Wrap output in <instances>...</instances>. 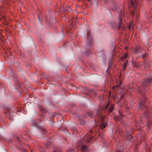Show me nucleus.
Instances as JSON below:
<instances>
[{
  "instance_id": "1",
  "label": "nucleus",
  "mask_w": 152,
  "mask_h": 152,
  "mask_svg": "<svg viewBox=\"0 0 152 152\" xmlns=\"http://www.w3.org/2000/svg\"><path fill=\"white\" fill-rule=\"evenodd\" d=\"M145 100H146V98L144 96L142 100L140 102L138 109L139 110H143L145 111V113L143 114L142 117L144 118H148L150 114V112H149L148 108L145 104Z\"/></svg>"
},
{
  "instance_id": "2",
  "label": "nucleus",
  "mask_w": 152,
  "mask_h": 152,
  "mask_svg": "<svg viewBox=\"0 0 152 152\" xmlns=\"http://www.w3.org/2000/svg\"><path fill=\"white\" fill-rule=\"evenodd\" d=\"M40 123L35 121H32L30 123V126H32V129L34 130H38V132H46L48 131L44 128L41 126L40 125Z\"/></svg>"
},
{
  "instance_id": "3",
  "label": "nucleus",
  "mask_w": 152,
  "mask_h": 152,
  "mask_svg": "<svg viewBox=\"0 0 152 152\" xmlns=\"http://www.w3.org/2000/svg\"><path fill=\"white\" fill-rule=\"evenodd\" d=\"M152 82V75H150L145 77L143 83V86H148Z\"/></svg>"
},
{
  "instance_id": "4",
  "label": "nucleus",
  "mask_w": 152,
  "mask_h": 152,
  "mask_svg": "<svg viewBox=\"0 0 152 152\" xmlns=\"http://www.w3.org/2000/svg\"><path fill=\"white\" fill-rule=\"evenodd\" d=\"M86 43L88 48V49H91L92 45V39L91 37H88Z\"/></svg>"
},
{
  "instance_id": "5",
  "label": "nucleus",
  "mask_w": 152,
  "mask_h": 152,
  "mask_svg": "<svg viewBox=\"0 0 152 152\" xmlns=\"http://www.w3.org/2000/svg\"><path fill=\"white\" fill-rule=\"evenodd\" d=\"M114 109V107L113 105H111L108 107V105H107L106 107L103 108V110H107V112L108 113H111Z\"/></svg>"
},
{
  "instance_id": "6",
  "label": "nucleus",
  "mask_w": 152,
  "mask_h": 152,
  "mask_svg": "<svg viewBox=\"0 0 152 152\" xmlns=\"http://www.w3.org/2000/svg\"><path fill=\"white\" fill-rule=\"evenodd\" d=\"M131 5L134 9H136V7L137 4L136 0H130Z\"/></svg>"
},
{
  "instance_id": "7",
  "label": "nucleus",
  "mask_w": 152,
  "mask_h": 152,
  "mask_svg": "<svg viewBox=\"0 0 152 152\" xmlns=\"http://www.w3.org/2000/svg\"><path fill=\"white\" fill-rule=\"evenodd\" d=\"M82 147L81 149L83 152H88L89 149L86 145H83V144L81 145Z\"/></svg>"
},
{
  "instance_id": "8",
  "label": "nucleus",
  "mask_w": 152,
  "mask_h": 152,
  "mask_svg": "<svg viewBox=\"0 0 152 152\" xmlns=\"http://www.w3.org/2000/svg\"><path fill=\"white\" fill-rule=\"evenodd\" d=\"M134 51L135 53H140L142 52L140 48L138 46H136L134 48Z\"/></svg>"
},
{
  "instance_id": "9",
  "label": "nucleus",
  "mask_w": 152,
  "mask_h": 152,
  "mask_svg": "<svg viewBox=\"0 0 152 152\" xmlns=\"http://www.w3.org/2000/svg\"><path fill=\"white\" fill-rule=\"evenodd\" d=\"M121 19H119V21L118 22V30H120L121 29V30H124V28L123 26L122 27L121 25Z\"/></svg>"
},
{
  "instance_id": "10",
  "label": "nucleus",
  "mask_w": 152,
  "mask_h": 152,
  "mask_svg": "<svg viewBox=\"0 0 152 152\" xmlns=\"http://www.w3.org/2000/svg\"><path fill=\"white\" fill-rule=\"evenodd\" d=\"M124 16V12L123 10H121L119 14V19H121V18Z\"/></svg>"
},
{
  "instance_id": "11",
  "label": "nucleus",
  "mask_w": 152,
  "mask_h": 152,
  "mask_svg": "<svg viewBox=\"0 0 152 152\" xmlns=\"http://www.w3.org/2000/svg\"><path fill=\"white\" fill-rule=\"evenodd\" d=\"M58 132H67V130L65 128L63 129L61 128V129H58Z\"/></svg>"
},
{
  "instance_id": "12",
  "label": "nucleus",
  "mask_w": 152,
  "mask_h": 152,
  "mask_svg": "<svg viewBox=\"0 0 152 152\" xmlns=\"http://www.w3.org/2000/svg\"><path fill=\"white\" fill-rule=\"evenodd\" d=\"M107 123L105 124H104V123H102V124L101 125V126H100V127L101 129H103L105 127L107 126Z\"/></svg>"
},
{
  "instance_id": "13",
  "label": "nucleus",
  "mask_w": 152,
  "mask_h": 152,
  "mask_svg": "<svg viewBox=\"0 0 152 152\" xmlns=\"http://www.w3.org/2000/svg\"><path fill=\"white\" fill-rule=\"evenodd\" d=\"M74 148H69L66 151V152H73Z\"/></svg>"
},
{
  "instance_id": "14",
  "label": "nucleus",
  "mask_w": 152,
  "mask_h": 152,
  "mask_svg": "<svg viewBox=\"0 0 152 152\" xmlns=\"http://www.w3.org/2000/svg\"><path fill=\"white\" fill-rule=\"evenodd\" d=\"M52 143L49 140H48L47 141V147L49 148L50 146L51 145Z\"/></svg>"
},
{
  "instance_id": "15",
  "label": "nucleus",
  "mask_w": 152,
  "mask_h": 152,
  "mask_svg": "<svg viewBox=\"0 0 152 152\" xmlns=\"http://www.w3.org/2000/svg\"><path fill=\"white\" fill-rule=\"evenodd\" d=\"M142 89H143L142 88H140V86H139L137 88V91L139 93H141Z\"/></svg>"
},
{
  "instance_id": "16",
  "label": "nucleus",
  "mask_w": 152,
  "mask_h": 152,
  "mask_svg": "<svg viewBox=\"0 0 152 152\" xmlns=\"http://www.w3.org/2000/svg\"><path fill=\"white\" fill-rule=\"evenodd\" d=\"M11 112L10 111H7L5 113V115L6 116H11Z\"/></svg>"
},
{
  "instance_id": "17",
  "label": "nucleus",
  "mask_w": 152,
  "mask_h": 152,
  "mask_svg": "<svg viewBox=\"0 0 152 152\" xmlns=\"http://www.w3.org/2000/svg\"><path fill=\"white\" fill-rule=\"evenodd\" d=\"M127 61H126L125 62V63H124V66H123L124 70L125 69L127 65Z\"/></svg>"
},
{
  "instance_id": "18",
  "label": "nucleus",
  "mask_w": 152,
  "mask_h": 152,
  "mask_svg": "<svg viewBox=\"0 0 152 152\" xmlns=\"http://www.w3.org/2000/svg\"><path fill=\"white\" fill-rule=\"evenodd\" d=\"M88 115L91 117H93V114L92 112H89L88 113Z\"/></svg>"
},
{
  "instance_id": "19",
  "label": "nucleus",
  "mask_w": 152,
  "mask_h": 152,
  "mask_svg": "<svg viewBox=\"0 0 152 152\" xmlns=\"http://www.w3.org/2000/svg\"><path fill=\"white\" fill-rule=\"evenodd\" d=\"M121 82L119 84H117L115 86V87H113V88H118V87H119L120 86V85L121 84Z\"/></svg>"
},
{
  "instance_id": "20",
  "label": "nucleus",
  "mask_w": 152,
  "mask_h": 152,
  "mask_svg": "<svg viewBox=\"0 0 152 152\" xmlns=\"http://www.w3.org/2000/svg\"><path fill=\"white\" fill-rule=\"evenodd\" d=\"M127 55L126 54H125L124 55L122 58V60H124V59H125V58H126L127 57Z\"/></svg>"
},
{
  "instance_id": "21",
  "label": "nucleus",
  "mask_w": 152,
  "mask_h": 152,
  "mask_svg": "<svg viewBox=\"0 0 152 152\" xmlns=\"http://www.w3.org/2000/svg\"><path fill=\"white\" fill-rule=\"evenodd\" d=\"M147 54L146 53H145L144 54H142L141 56H142V57L144 58L145 57H146V56H147Z\"/></svg>"
},
{
  "instance_id": "22",
  "label": "nucleus",
  "mask_w": 152,
  "mask_h": 152,
  "mask_svg": "<svg viewBox=\"0 0 152 152\" xmlns=\"http://www.w3.org/2000/svg\"><path fill=\"white\" fill-rule=\"evenodd\" d=\"M128 138L130 140H131L132 138V135H130V134H129Z\"/></svg>"
},
{
  "instance_id": "23",
  "label": "nucleus",
  "mask_w": 152,
  "mask_h": 152,
  "mask_svg": "<svg viewBox=\"0 0 152 152\" xmlns=\"http://www.w3.org/2000/svg\"><path fill=\"white\" fill-rule=\"evenodd\" d=\"M86 55H88L90 54V52L89 50H87L86 51Z\"/></svg>"
},
{
  "instance_id": "24",
  "label": "nucleus",
  "mask_w": 152,
  "mask_h": 152,
  "mask_svg": "<svg viewBox=\"0 0 152 152\" xmlns=\"http://www.w3.org/2000/svg\"><path fill=\"white\" fill-rule=\"evenodd\" d=\"M85 123L83 120H82L80 121V123L81 124H83Z\"/></svg>"
},
{
  "instance_id": "25",
  "label": "nucleus",
  "mask_w": 152,
  "mask_h": 152,
  "mask_svg": "<svg viewBox=\"0 0 152 152\" xmlns=\"http://www.w3.org/2000/svg\"><path fill=\"white\" fill-rule=\"evenodd\" d=\"M101 119L102 121L101 123H102L104 121V118H103V117H101Z\"/></svg>"
},
{
  "instance_id": "26",
  "label": "nucleus",
  "mask_w": 152,
  "mask_h": 152,
  "mask_svg": "<svg viewBox=\"0 0 152 152\" xmlns=\"http://www.w3.org/2000/svg\"><path fill=\"white\" fill-rule=\"evenodd\" d=\"M110 65H108V66L107 70V71H108V70L110 69Z\"/></svg>"
},
{
  "instance_id": "27",
  "label": "nucleus",
  "mask_w": 152,
  "mask_h": 152,
  "mask_svg": "<svg viewBox=\"0 0 152 152\" xmlns=\"http://www.w3.org/2000/svg\"><path fill=\"white\" fill-rule=\"evenodd\" d=\"M42 112H43V113H45V112H46V111H45V110H44L43 109H42L40 110Z\"/></svg>"
},
{
  "instance_id": "28",
  "label": "nucleus",
  "mask_w": 152,
  "mask_h": 152,
  "mask_svg": "<svg viewBox=\"0 0 152 152\" xmlns=\"http://www.w3.org/2000/svg\"><path fill=\"white\" fill-rule=\"evenodd\" d=\"M131 15L133 16L134 15V12L133 11H132L131 12Z\"/></svg>"
},
{
  "instance_id": "29",
  "label": "nucleus",
  "mask_w": 152,
  "mask_h": 152,
  "mask_svg": "<svg viewBox=\"0 0 152 152\" xmlns=\"http://www.w3.org/2000/svg\"><path fill=\"white\" fill-rule=\"evenodd\" d=\"M131 27V25H129L128 26V27L129 28V29H130Z\"/></svg>"
},
{
  "instance_id": "30",
  "label": "nucleus",
  "mask_w": 152,
  "mask_h": 152,
  "mask_svg": "<svg viewBox=\"0 0 152 152\" xmlns=\"http://www.w3.org/2000/svg\"><path fill=\"white\" fill-rule=\"evenodd\" d=\"M52 152H61V151H53Z\"/></svg>"
},
{
  "instance_id": "31",
  "label": "nucleus",
  "mask_w": 152,
  "mask_h": 152,
  "mask_svg": "<svg viewBox=\"0 0 152 152\" xmlns=\"http://www.w3.org/2000/svg\"><path fill=\"white\" fill-rule=\"evenodd\" d=\"M149 124L148 123V124H147V125L148 126V127H149Z\"/></svg>"
},
{
  "instance_id": "32",
  "label": "nucleus",
  "mask_w": 152,
  "mask_h": 152,
  "mask_svg": "<svg viewBox=\"0 0 152 152\" xmlns=\"http://www.w3.org/2000/svg\"><path fill=\"white\" fill-rule=\"evenodd\" d=\"M23 151H24L25 152H26L25 149H23Z\"/></svg>"
},
{
  "instance_id": "33",
  "label": "nucleus",
  "mask_w": 152,
  "mask_h": 152,
  "mask_svg": "<svg viewBox=\"0 0 152 152\" xmlns=\"http://www.w3.org/2000/svg\"><path fill=\"white\" fill-rule=\"evenodd\" d=\"M117 152H120V151L119 150L117 151Z\"/></svg>"
},
{
  "instance_id": "34",
  "label": "nucleus",
  "mask_w": 152,
  "mask_h": 152,
  "mask_svg": "<svg viewBox=\"0 0 152 152\" xmlns=\"http://www.w3.org/2000/svg\"><path fill=\"white\" fill-rule=\"evenodd\" d=\"M89 138H90V140H91V138H91V137H89Z\"/></svg>"
},
{
  "instance_id": "35",
  "label": "nucleus",
  "mask_w": 152,
  "mask_h": 152,
  "mask_svg": "<svg viewBox=\"0 0 152 152\" xmlns=\"http://www.w3.org/2000/svg\"><path fill=\"white\" fill-rule=\"evenodd\" d=\"M121 97H123L124 96L123 95H121Z\"/></svg>"
},
{
  "instance_id": "36",
  "label": "nucleus",
  "mask_w": 152,
  "mask_h": 152,
  "mask_svg": "<svg viewBox=\"0 0 152 152\" xmlns=\"http://www.w3.org/2000/svg\"><path fill=\"white\" fill-rule=\"evenodd\" d=\"M134 83L132 82V84L133 85Z\"/></svg>"
},
{
  "instance_id": "37",
  "label": "nucleus",
  "mask_w": 152,
  "mask_h": 152,
  "mask_svg": "<svg viewBox=\"0 0 152 152\" xmlns=\"http://www.w3.org/2000/svg\"><path fill=\"white\" fill-rule=\"evenodd\" d=\"M0 36H1V34L0 33Z\"/></svg>"
},
{
  "instance_id": "38",
  "label": "nucleus",
  "mask_w": 152,
  "mask_h": 152,
  "mask_svg": "<svg viewBox=\"0 0 152 152\" xmlns=\"http://www.w3.org/2000/svg\"><path fill=\"white\" fill-rule=\"evenodd\" d=\"M38 19H39V17H38Z\"/></svg>"
}]
</instances>
